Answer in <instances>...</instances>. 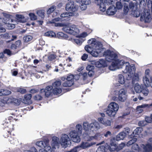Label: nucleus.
<instances>
[{
	"mask_svg": "<svg viewBox=\"0 0 152 152\" xmlns=\"http://www.w3.org/2000/svg\"><path fill=\"white\" fill-rule=\"evenodd\" d=\"M104 56L107 61L112 62L111 64L109 66V69L111 71H115L122 68L124 66L126 62L123 60H118L117 54L109 50L104 52Z\"/></svg>",
	"mask_w": 152,
	"mask_h": 152,
	"instance_id": "1",
	"label": "nucleus"
},
{
	"mask_svg": "<svg viewBox=\"0 0 152 152\" xmlns=\"http://www.w3.org/2000/svg\"><path fill=\"white\" fill-rule=\"evenodd\" d=\"M90 45H86L85 49L94 57H97L103 51L102 45L101 43L95 39H91L88 40Z\"/></svg>",
	"mask_w": 152,
	"mask_h": 152,
	"instance_id": "2",
	"label": "nucleus"
},
{
	"mask_svg": "<svg viewBox=\"0 0 152 152\" xmlns=\"http://www.w3.org/2000/svg\"><path fill=\"white\" fill-rule=\"evenodd\" d=\"M125 68L123 70L124 73H128L127 79L130 80L132 78V83L134 84L135 82H138L140 80L139 74L135 73L136 68L134 65H130L128 62H126L124 64Z\"/></svg>",
	"mask_w": 152,
	"mask_h": 152,
	"instance_id": "3",
	"label": "nucleus"
},
{
	"mask_svg": "<svg viewBox=\"0 0 152 152\" xmlns=\"http://www.w3.org/2000/svg\"><path fill=\"white\" fill-rule=\"evenodd\" d=\"M84 129L85 130L84 133L88 134L90 132L93 133V131H96L100 128V126L99 123L96 121H94L93 122L89 124L87 122H84L83 124Z\"/></svg>",
	"mask_w": 152,
	"mask_h": 152,
	"instance_id": "4",
	"label": "nucleus"
},
{
	"mask_svg": "<svg viewBox=\"0 0 152 152\" xmlns=\"http://www.w3.org/2000/svg\"><path fill=\"white\" fill-rule=\"evenodd\" d=\"M139 145V146L137 143H134L132 145V149L138 152L142 151L145 152H149L152 149V146L150 145L148 141L147 143L142 142Z\"/></svg>",
	"mask_w": 152,
	"mask_h": 152,
	"instance_id": "5",
	"label": "nucleus"
},
{
	"mask_svg": "<svg viewBox=\"0 0 152 152\" xmlns=\"http://www.w3.org/2000/svg\"><path fill=\"white\" fill-rule=\"evenodd\" d=\"M62 29L68 34L75 35L79 32V29L77 26L74 25L69 24L64 26Z\"/></svg>",
	"mask_w": 152,
	"mask_h": 152,
	"instance_id": "6",
	"label": "nucleus"
},
{
	"mask_svg": "<svg viewBox=\"0 0 152 152\" xmlns=\"http://www.w3.org/2000/svg\"><path fill=\"white\" fill-rule=\"evenodd\" d=\"M114 0H95V3L99 6L100 10L103 12L106 10V5L113 4Z\"/></svg>",
	"mask_w": 152,
	"mask_h": 152,
	"instance_id": "7",
	"label": "nucleus"
},
{
	"mask_svg": "<svg viewBox=\"0 0 152 152\" xmlns=\"http://www.w3.org/2000/svg\"><path fill=\"white\" fill-rule=\"evenodd\" d=\"M36 144L39 147L44 148L47 152H52V149L49 143V140L48 139H46L42 141H37Z\"/></svg>",
	"mask_w": 152,
	"mask_h": 152,
	"instance_id": "8",
	"label": "nucleus"
},
{
	"mask_svg": "<svg viewBox=\"0 0 152 152\" xmlns=\"http://www.w3.org/2000/svg\"><path fill=\"white\" fill-rule=\"evenodd\" d=\"M93 133L89 132L88 134L83 133V138L87 141H90L94 140H100L102 137V135L99 133H96L93 136Z\"/></svg>",
	"mask_w": 152,
	"mask_h": 152,
	"instance_id": "9",
	"label": "nucleus"
},
{
	"mask_svg": "<svg viewBox=\"0 0 152 152\" xmlns=\"http://www.w3.org/2000/svg\"><path fill=\"white\" fill-rule=\"evenodd\" d=\"M60 142L61 145L64 148L71 144L70 138L68 135L66 134H63L61 135Z\"/></svg>",
	"mask_w": 152,
	"mask_h": 152,
	"instance_id": "10",
	"label": "nucleus"
},
{
	"mask_svg": "<svg viewBox=\"0 0 152 152\" xmlns=\"http://www.w3.org/2000/svg\"><path fill=\"white\" fill-rule=\"evenodd\" d=\"M152 19L149 10H145L142 13L140 16V20L145 23H149Z\"/></svg>",
	"mask_w": 152,
	"mask_h": 152,
	"instance_id": "11",
	"label": "nucleus"
},
{
	"mask_svg": "<svg viewBox=\"0 0 152 152\" xmlns=\"http://www.w3.org/2000/svg\"><path fill=\"white\" fill-rule=\"evenodd\" d=\"M130 12L135 17H138L139 16L140 13L137 10V5L136 3L130 2L129 5Z\"/></svg>",
	"mask_w": 152,
	"mask_h": 152,
	"instance_id": "12",
	"label": "nucleus"
},
{
	"mask_svg": "<svg viewBox=\"0 0 152 152\" xmlns=\"http://www.w3.org/2000/svg\"><path fill=\"white\" fill-rule=\"evenodd\" d=\"M69 137L72 141L75 143H78L80 141V136L78 132L75 130L71 131L69 133Z\"/></svg>",
	"mask_w": 152,
	"mask_h": 152,
	"instance_id": "13",
	"label": "nucleus"
},
{
	"mask_svg": "<svg viewBox=\"0 0 152 152\" xmlns=\"http://www.w3.org/2000/svg\"><path fill=\"white\" fill-rule=\"evenodd\" d=\"M53 87L52 86H46L45 89H41L40 93L41 94L44 93L46 97H48L53 94Z\"/></svg>",
	"mask_w": 152,
	"mask_h": 152,
	"instance_id": "14",
	"label": "nucleus"
},
{
	"mask_svg": "<svg viewBox=\"0 0 152 152\" xmlns=\"http://www.w3.org/2000/svg\"><path fill=\"white\" fill-rule=\"evenodd\" d=\"M127 99L126 91L124 88L120 89L118 91V99L121 102H125Z\"/></svg>",
	"mask_w": 152,
	"mask_h": 152,
	"instance_id": "15",
	"label": "nucleus"
},
{
	"mask_svg": "<svg viewBox=\"0 0 152 152\" xmlns=\"http://www.w3.org/2000/svg\"><path fill=\"white\" fill-rule=\"evenodd\" d=\"M78 9V6L74 4L72 1H71L67 3L66 6V10L68 11L75 12Z\"/></svg>",
	"mask_w": 152,
	"mask_h": 152,
	"instance_id": "16",
	"label": "nucleus"
},
{
	"mask_svg": "<svg viewBox=\"0 0 152 152\" xmlns=\"http://www.w3.org/2000/svg\"><path fill=\"white\" fill-rule=\"evenodd\" d=\"M60 143L59 139L58 137L55 136L53 137L52 138L51 142L52 150H55L56 148H58Z\"/></svg>",
	"mask_w": 152,
	"mask_h": 152,
	"instance_id": "17",
	"label": "nucleus"
},
{
	"mask_svg": "<svg viewBox=\"0 0 152 152\" xmlns=\"http://www.w3.org/2000/svg\"><path fill=\"white\" fill-rule=\"evenodd\" d=\"M92 64H95L96 67H100L102 66H107V64L105 60L101 58L99 61L95 62L94 61H91Z\"/></svg>",
	"mask_w": 152,
	"mask_h": 152,
	"instance_id": "18",
	"label": "nucleus"
},
{
	"mask_svg": "<svg viewBox=\"0 0 152 152\" xmlns=\"http://www.w3.org/2000/svg\"><path fill=\"white\" fill-rule=\"evenodd\" d=\"M4 16L2 21L5 24L7 23H12L13 22V20L11 18V16L5 13H2Z\"/></svg>",
	"mask_w": 152,
	"mask_h": 152,
	"instance_id": "19",
	"label": "nucleus"
},
{
	"mask_svg": "<svg viewBox=\"0 0 152 152\" xmlns=\"http://www.w3.org/2000/svg\"><path fill=\"white\" fill-rule=\"evenodd\" d=\"M1 37L6 39H10V41H9L8 42H10L11 41H13L16 39L17 36L16 35H12L11 34L5 33L4 34H1L0 35Z\"/></svg>",
	"mask_w": 152,
	"mask_h": 152,
	"instance_id": "20",
	"label": "nucleus"
},
{
	"mask_svg": "<svg viewBox=\"0 0 152 152\" xmlns=\"http://www.w3.org/2000/svg\"><path fill=\"white\" fill-rule=\"evenodd\" d=\"M98 120L99 122L105 126H109L111 125L110 121L107 118H98Z\"/></svg>",
	"mask_w": 152,
	"mask_h": 152,
	"instance_id": "21",
	"label": "nucleus"
},
{
	"mask_svg": "<svg viewBox=\"0 0 152 152\" xmlns=\"http://www.w3.org/2000/svg\"><path fill=\"white\" fill-rule=\"evenodd\" d=\"M107 149H108L111 151L116 150L117 149V145L115 142L112 140H111L110 143L109 145H107L106 146Z\"/></svg>",
	"mask_w": 152,
	"mask_h": 152,
	"instance_id": "22",
	"label": "nucleus"
},
{
	"mask_svg": "<svg viewBox=\"0 0 152 152\" xmlns=\"http://www.w3.org/2000/svg\"><path fill=\"white\" fill-rule=\"evenodd\" d=\"M117 11V9L115 6L112 5L110 6L107 10V14L109 15H113Z\"/></svg>",
	"mask_w": 152,
	"mask_h": 152,
	"instance_id": "23",
	"label": "nucleus"
},
{
	"mask_svg": "<svg viewBox=\"0 0 152 152\" xmlns=\"http://www.w3.org/2000/svg\"><path fill=\"white\" fill-rule=\"evenodd\" d=\"M32 96L30 94L26 95L24 96L23 102L26 104H30L32 102L31 100Z\"/></svg>",
	"mask_w": 152,
	"mask_h": 152,
	"instance_id": "24",
	"label": "nucleus"
},
{
	"mask_svg": "<svg viewBox=\"0 0 152 152\" xmlns=\"http://www.w3.org/2000/svg\"><path fill=\"white\" fill-rule=\"evenodd\" d=\"M108 107L110 109L115 110L117 112L119 109L118 104L115 102H112L110 103L108 105Z\"/></svg>",
	"mask_w": 152,
	"mask_h": 152,
	"instance_id": "25",
	"label": "nucleus"
},
{
	"mask_svg": "<svg viewBox=\"0 0 152 152\" xmlns=\"http://www.w3.org/2000/svg\"><path fill=\"white\" fill-rule=\"evenodd\" d=\"M106 112V114L109 116L110 117H113L115 115L117 112L115 110H113L110 108L107 107L106 110L104 111Z\"/></svg>",
	"mask_w": 152,
	"mask_h": 152,
	"instance_id": "26",
	"label": "nucleus"
},
{
	"mask_svg": "<svg viewBox=\"0 0 152 152\" xmlns=\"http://www.w3.org/2000/svg\"><path fill=\"white\" fill-rule=\"evenodd\" d=\"M15 16L18 22L24 23L26 21V19L23 15L17 14Z\"/></svg>",
	"mask_w": 152,
	"mask_h": 152,
	"instance_id": "27",
	"label": "nucleus"
},
{
	"mask_svg": "<svg viewBox=\"0 0 152 152\" xmlns=\"http://www.w3.org/2000/svg\"><path fill=\"white\" fill-rule=\"evenodd\" d=\"M56 36L59 39H66L68 40L69 38L67 34L61 32L58 33L56 35Z\"/></svg>",
	"mask_w": 152,
	"mask_h": 152,
	"instance_id": "28",
	"label": "nucleus"
},
{
	"mask_svg": "<svg viewBox=\"0 0 152 152\" xmlns=\"http://www.w3.org/2000/svg\"><path fill=\"white\" fill-rule=\"evenodd\" d=\"M68 40H70L72 42H75L77 45H80L84 41V39L82 38H79L77 39H74L72 38L69 37Z\"/></svg>",
	"mask_w": 152,
	"mask_h": 152,
	"instance_id": "29",
	"label": "nucleus"
},
{
	"mask_svg": "<svg viewBox=\"0 0 152 152\" xmlns=\"http://www.w3.org/2000/svg\"><path fill=\"white\" fill-rule=\"evenodd\" d=\"M73 15V14L71 12H65L62 14L60 15V16L62 18H66V19H64V20H69V17L72 16Z\"/></svg>",
	"mask_w": 152,
	"mask_h": 152,
	"instance_id": "30",
	"label": "nucleus"
},
{
	"mask_svg": "<svg viewBox=\"0 0 152 152\" xmlns=\"http://www.w3.org/2000/svg\"><path fill=\"white\" fill-rule=\"evenodd\" d=\"M134 89L137 93H140L142 92V89L141 85L138 83H136L134 85Z\"/></svg>",
	"mask_w": 152,
	"mask_h": 152,
	"instance_id": "31",
	"label": "nucleus"
},
{
	"mask_svg": "<svg viewBox=\"0 0 152 152\" xmlns=\"http://www.w3.org/2000/svg\"><path fill=\"white\" fill-rule=\"evenodd\" d=\"M142 130V128L137 127L133 132V135H132V137H134L136 135H139L141 132Z\"/></svg>",
	"mask_w": 152,
	"mask_h": 152,
	"instance_id": "32",
	"label": "nucleus"
},
{
	"mask_svg": "<svg viewBox=\"0 0 152 152\" xmlns=\"http://www.w3.org/2000/svg\"><path fill=\"white\" fill-rule=\"evenodd\" d=\"M126 136V133L124 132H120L116 136V139L117 141L123 140Z\"/></svg>",
	"mask_w": 152,
	"mask_h": 152,
	"instance_id": "33",
	"label": "nucleus"
},
{
	"mask_svg": "<svg viewBox=\"0 0 152 152\" xmlns=\"http://www.w3.org/2000/svg\"><path fill=\"white\" fill-rule=\"evenodd\" d=\"M148 77L147 76H145L143 77V81L144 85L146 87L149 86L150 82L148 79Z\"/></svg>",
	"mask_w": 152,
	"mask_h": 152,
	"instance_id": "34",
	"label": "nucleus"
},
{
	"mask_svg": "<svg viewBox=\"0 0 152 152\" xmlns=\"http://www.w3.org/2000/svg\"><path fill=\"white\" fill-rule=\"evenodd\" d=\"M62 19H61L59 18H56L53 19L52 20V22H50L51 23H53L54 24V26H61V23H56L55 22L62 21Z\"/></svg>",
	"mask_w": 152,
	"mask_h": 152,
	"instance_id": "35",
	"label": "nucleus"
},
{
	"mask_svg": "<svg viewBox=\"0 0 152 152\" xmlns=\"http://www.w3.org/2000/svg\"><path fill=\"white\" fill-rule=\"evenodd\" d=\"M118 81L121 84H124L125 83L124 78L122 75L119 74L118 76Z\"/></svg>",
	"mask_w": 152,
	"mask_h": 152,
	"instance_id": "36",
	"label": "nucleus"
},
{
	"mask_svg": "<svg viewBox=\"0 0 152 152\" xmlns=\"http://www.w3.org/2000/svg\"><path fill=\"white\" fill-rule=\"evenodd\" d=\"M74 84V81L72 80H66L63 84V85L64 87H70Z\"/></svg>",
	"mask_w": 152,
	"mask_h": 152,
	"instance_id": "37",
	"label": "nucleus"
},
{
	"mask_svg": "<svg viewBox=\"0 0 152 152\" xmlns=\"http://www.w3.org/2000/svg\"><path fill=\"white\" fill-rule=\"evenodd\" d=\"M11 92L7 90L1 89L0 91V95H7L10 94Z\"/></svg>",
	"mask_w": 152,
	"mask_h": 152,
	"instance_id": "38",
	"label": "nucleus"
},
{
	"mask_svg": "<svg viewBox=\"0 0 152 152\" xmlns=\"http://www.w3.org/2000/svg\"><path fill=\"white\" fill-rule=\"evenodd\" d=\"M75 129L77 131L78 133L81 134L82 132L83 128L82 125L80 124H78L76 125L75 126Z\"/></svg>",
	"mask_w": 152,
	"mask_h": 152,
	"instance_id": "39",
	"label": "nucleus"
},
{
	"mask_svg": "<svg viewBox=\"0 0 152 152\" xmlns=\"http://www.w3.org/2000/svg\"><path fill=\"white\" fill-rule=\"evenodd\" d=\"M61 85V82L60 80L56 81L52 84V86L53 88H56L60 87Z\"/></svg>",
	"mask_w": 152,
	"mask_h": 152,
	"instance_id": "40",
	"label": "nucleus"
},
{
	"mask_svg": "<svg viewBox=\"0 0 152 152\" xmlns=\"http://www.w3.org/2000/svg\"><path fill=\"white\" fill-rule=\"evenodd\" d=\"M53 91L54 94L58 95L61 93L62 90L60 87H58V88H53Z\"/></svg>",
	"mask_w": 152,
	"mask_h": 152,
	"instance_id": "41",
	"label": "nucleus"
},
{
	"mask_svg": "<svg viewBox=\"0 0 152 152\" xmlns=\"http://www.w3.org/2000/svg\"><path fill=\"white\" fill-rule=\"evenodd\" d=\"M77 3H81L82 4H85L86 5H88L91 3L90 0H76Z\"/></svg>",
	"mask_w": 152,
	"mask_h": 152,
	"instance_id": "42",
	"label": "nucleus"
},
{
	"mask_svg": "<svg viewBox=\"0 0 152 152\" xmlns=\"http://www.w3.org/2000/svg\"><path fill=\"white\" fill-rule=\"evenodd\" d=\"M45 35L46 36L51 37H56V34L55 33L52 31H49L46 32L45 34Z\"/></svg>",
	"mask_w": 152,
	"mask_h": 152,
	"instance_id": "43",
	"label": "nucleus"
},
{
	"mask_svg": "<svg viewBox=\"0 0 152 152\" xmlns=\"http://www.w3.org/2000/svg\"><path fill=\"white\" fill-rule=\"evenodd\" d=\"M37 14L42 18H44L45 17V12L43 10H40L37 11Z\"/></svg>",
	"mask_w": 152,
	"mask_h": 152,
	"instance_id": "44",
	"label": "nucleus"
},
{
	"mask_svg": "<svg viewBox=\"0 0 152 152\" xmlns=\"http://www.w3.org/2000/svg\"><path fill=\"white\" fill-rule=\"evenodd\" d=\"M139 108L144 109L145 108H150L151 106H152V103L150 104H143L141 105L138 106Z\"/></svg>",
	"mask_w": 152,
	"mask_h": 152,
	"instance_id": "45",
	"label": "nucleus"
},
{
	"mask_svg": "<svg viewBox=\"0 0 152 152\" xmlns=\"http://www.w3.org/2000/svg\"><path fill=\"white\" fill-rule=\"evenodd\" d=\"M107 149L106 147L102 145L99 147L97 149V152H105Z\"/></svg>",
	"mask_w": 152,
	"mask_h": 152,
	"instance_id": "46",
	"label": "nucleus"
},
{
	"mask_svg": "<svg viewBox=\"0 0 152 152\" xmlns=\"http://www.w3.org/2000/svg\"><path fill=\"white\" fill-rule=\"evenodd\" d=\"M124 11L125 13H127L129 11L130 12L129 7H128V5L126 3H125L124 8Z\"/></svg>",
	"mask_w": 152,
	"mask_h": 152,
	"instance_id": "47",
	"label": "nucleus"
},
{
	"mask_svg": "<svg viewBox=\"0 0 152 152\" xmlns=\"http://www.w3.org/2000/svg\"><path fill=\"white\" fill-rule=\"evenodd\" d=\"M32 39V37L30 35H28L25 36L23 39L26 42H28L30 41Z\"/></svg>",
	"mask_w": 152,
	"mask_h": 152,
	"instance_id": "48",
	"label": "nucleus"
},
{
	"mask_svg": "<svg viewBox=\"0 0 152 152\" xmlns=\"http://www.w3.org/2000/svg\"><path fill=\"white\" fill-rule=\"evenodd\" d=\"M7 28L8 29H11L14 28L15 27V25L14 24H12L11 23H8L7 24H5Z\"/></svg>",
	"mask_w": 152,
	"mask_h": 152,
	"instance_id": "49",
	"label": "nucleus"
},
{
	"mask_svg": "<svg viewBox=\"0 0 152 152\" xmlns=\"http://www.w3.org/2000/svg\"><path fill=\"white\" fill-rule=\"evenodd\" d=\"M144 96H147L149 93V91L147 88H145L142 89V92Z\"/></svg>",
	"mask_w": 152,
	"mask_h": 152,
	"instance_id": "50",
	"label": "nucleus"
},
{
	"mask_svg": "<svg viewBox=\"0 0 152 152\" xmlns=\"http://www.w3.org/2000/svg\"><path fill=\"white\" fill-rule=\"evenodd\" d=\"M89 34H88L86 32H83L77 36V37L79 38H84L87 37Z\"/></svg>",
	"mask_w": 152,
	"mask_h": 152,
	"instance_id": "51",
	"label": "nucleus"
},
{
	"mask_svg": "<svg viewBox=\"0 0 152 152\" xmlns=\"http://www.w3.org/2000/svg\"><path fill=\"white\" fill-rule=\"evenodd\" d=\"M28 15L31 20H35L37 19V16L34 13H30Z\"/></svg>",
	"mask_w": 152,
	"mask_h": 152,
	"instance_id": "52",
	"label": "nucleus"
},
{
	"mask_svg": "<svg viewBox=\"0 0 152 152\" xmlns=\"http://www.w3.org/2000/svg\"><path fill=\"white\" fill-rule=\"evenodd\" d=\"M56 9L55 6H53L50 8L47 11V13L48 14H50L51 13L54 11L55 9Z\"/></svg>",
	"mask_w": 152,
	"mask_h": 152,
	"instance_id": "53",
	"label": "nucleus"
},
{
	"mask_svg": "<svg viewBox=\"0 0 152 152\" xmlns=\"http://www.w3.org/2000/svg\"><path fill=\"white\" fill-rule=\"evenodd\" d=\"M80 8L82 10H86L87 7V5H86L85 4H82L80 3Z\"/></svg>",
	"mask_w": 152,
	"mask_h": 152,
	"instance_id": "54",
	"label": "nucleus"
},
{
	"mask_svg": "<svg viewBox=\"0 0 152 152\" xmlns=\"http://www.w3.org/2000/svg\"><path fill=\"white\" fill-rule=\"evenodd\" d=\"M7 59V58L5 56L3 53H0V61H5Z\"/></svg>",
	"mask_w": 152,
	"mask_h": 152,
	"instance_id": "55",
	"label": "nucleus"
},
{
	"mask_svg": "<svg viewBox=\"0 0 152 152\" xmlns=\"http://www.w3.org/2000/svg\"><path fill=\"white\" fill-rule=\"evenodd\" d=\"M94 67L93 65L88 64L86 67L87 70L90 71H92L94 69Z\"/></svg>",
	"mask_w": 152,
	"mask_h": 152,
	"instance_id": "56",
	"label": "nucleus"
},
{
	"mask_svg": "<svg viewBox=\"0 0 152 152\" xmlns=\"http://www.w3.org/2000/svg\"><path fill=\"white\" fill-rule=\"evenodd\" d=\"M116 6L117 8L118 9H121L123 7L122 4L120 1H118L116 3Z\"/></svg>",
	"mask_w": 152,
	"mask_h": 152,
	"instance_id": "57",
	"label": "nucleus"
},
{
	"mask_svg": "<svg viewBox=\"0 0 152 152\" xmlns=\"http://www.w3.org/2000/svg\"><path fill=\"white\" fill-rule=\"evenodd\" d=\"M136 139L134 138L133 139H132L131 140L129 141L127 144V145L128 146H129L130 145H133L134 144V142L136 141Z\"/></svg>",
	"mask_w": 152,
	"mask_h": 152,
	"instance_id": "58",
	"label": "nucleus"
},
{
	"mask_svg": "<svg viewBox=\"0 0 152 152\" xmlns=\"http://www.w3.org/2000/svg\"><path fill=\"white\" fill-rule=\"evenodd\" d=\"M26 90L22 88H17V91L21 93L24 94L26 92Z\"/></svg>",
	"mask_w": 152,
	"mask_h": 152,
	"instance_id": "59",
	"label": "nucleus"
},
{
	"mask_svg": "<svg viewBox=\"0 0 152 152\" xmlns=\"http://www.w3.org/2000/svg\"><path fill=\"white\" fill-rule=\"evenodd\" d=\"M125 144L124 143H122L119 145L118 147H117V151H118L123 148L125 146Z\"/></svg>",
	"mask_w": 152,
	"mask_h": 152,
	"instance_id": "60",
	"label": "nucleus"
},
{
	"mask_svg": "<svg viewBox=\"0 0 152 152\" xmlns=\"http://www.w3.org/2000/svg\"><path fill=\"white\" fill-rule=\"evenodd\" d=\"M37 151L36 149L34 147H32L29 150H26L24 151V152H37Z\"/></svg>",
	"mask_w": 152,
	"mask_h": 152,
	"instance_id": "61",
	"label": "nucleus"
},
{
	"mask_svg": "<svg viewBox=\"0 0 152 152\" xmlns=\"http://www.w3.org/2000/svg\"><path fill=\"white\" fill-rule=\"evenodd\" d=\"M147 123L145 121H141L138 123V125L140 126H143L146 125Z\"/></svg>",
	"mask_w": 152,
	"mask_h": 152,
	"instance_id": "62",
	"label": "nucleus"
},
{
	"mask_svg": "<svg viewBox=\"0 0 152 152\" xmlns=\"http://www.w3.org/2000/svg\"><path fill=\"white\" fill-rule=\"evenodd\" d=\"M34 99L36 100H41L42 97L40 95L37 94L34 97Z\"/></svg>",
	"mask_w": 152,
	"mask_h": 152,
	"instance_id": "63",
	"label": "nucleus"
},
{
	"mask_svg": "<svg viewBox=\"0 0 152 152\" xmlns=\"http://www.w3.org/2000/svg\"><path fill=\"white\" fill-rule=\"evenodd\" d=\"M145 120L147 123H151L152 122V120L151 116L150 117L147 116H145Z\"/></svg>",
	"mask_w": 152,
	"mask_h": 152,
	"instance_id": "64",
	"label": "nucleus"
}]
</instances>
